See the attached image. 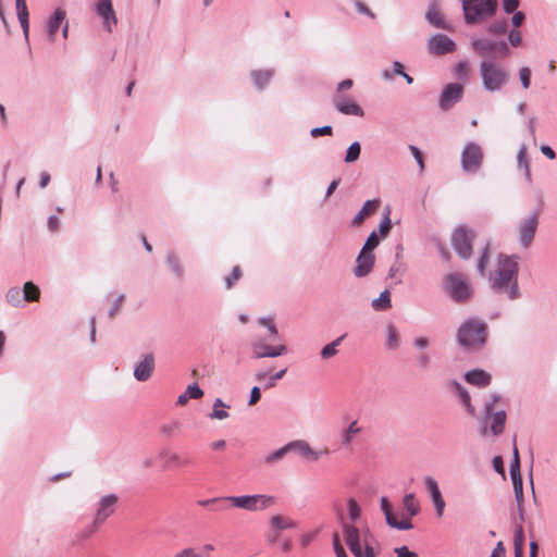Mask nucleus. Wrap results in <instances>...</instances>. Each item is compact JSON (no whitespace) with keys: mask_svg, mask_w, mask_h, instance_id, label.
<instances>
[{"mask_svg":"<svg viewBox=\"0 0 557 557\" xmlns=\"http://www.w3.org/2000/svg\"><path fill=\"white\" fill-rule=\"evenodd\" d=\"M380 199H369L366 200L361 207V209L357 212V214L352 218L350 224L354 227H359L368 216H370L380 206Z\"/></svg>","mask_w":557,"mask_h":557,"instance_id":"obj_25","label":"nucleus"},{"mask_svg":"<svg viewBox=\"0 0 557 557\" xmlns=\"http://www.w3.org/2000/svg\"><path fill=\"white\" fill-rule=\"evenodd\" d=\"M491 290L494 295L499 296L508 301H517L522 298V290L519 285V280L504 284Z\"/></svg>","mask_w":557,"mask_h":557,"instance_id":"obj_23","label":"nucleus"},{"mask_svg":"<svg viewBox=\"0 0 557 557\" xmlns=\"http://www.w3.org/2000/svg\"><path fill=\"white\" fill-rule=\"evenodd\" d=\"M455 74L461 81L467 79L469 74L468 62L465 60L458 61L455 65Z\"/></svg>","mask_w":557,"mask_h":557,"instance_id":"obj_51","label":"nucleus"},{"mask_svg":"<svg viewBox=\"0 0 557 557\" xmlns=\"http://www.w3.org/2000/svg\"><path fill=\"white\" fill-rule=\"evenodd\" d=\"M371 306L376 311H385L392 307L391 292L386 288L372 300Z\"/></svg>","mask_w":557,"mask_h":557,"instance_id":"obj_36","label":"nucleus"},{"mask_svg":"<svg viewBox=\"0 0 557 557\" xmlns=\"http://www.w3.org/2000/svg\"><path fill=\"white\" fill-rule=\"evenodd\" d=\"M517 163L520 170H523L524 177L528 182H531V170H530V160L527 156V146L524 144L521 145L518 154H517Z\"/></svg>","mask_w":557,"mask_h":557,"instance_id":"obj_33","label":"nucleus"},{"mask_svg":"<svg viewBox=\"0 0 557 557\" xmlns=\"http://www.w3.org/2000/svg\"><path fill=\"white\" fill-rule=\"evenodd\" d=\"M539 210L522 218L518 225V242L523 249H528L535 237L539 227Z\"/></svg>","mask_w":557,"mask_h":557,"instance_id":"obj_14","label":"nucleus"},{"mask_svg":"<svg viewBox=\"0 0 557 557\" xmlns=\"http://www.w3.org/2000/svg\"><path fill=\"white\" fill-rule=\"evenodd\" d=\"M430 240L434 243L442 257L447 260L449 258V252L443 240L436 236L431 237Z\"/></svg>","mask_w":557,"mask_h":557,"instance_id":"obj_62","label":"nucleus"},{"mask_svg":"<svg viewBox=\"0 0 557 557\" xmlns=\"http://www.w3.org/2000/svg\"><path fill=\"white\" fill-rule=\"evenodd\" d=\"M508 26H509V24H508L507 18L502 17V18L492 21L487 25L486 32L493 36H500V35L507 34Z\"/></svg>","mask_w":557,"mask_h":557,"instance_id":"obj_35","label":"nucleus"},{"mask_svg":"<svg viewBox=\"0 0 557 557\" xmlns=\"http://www.w3.org/2000/svg\"><path fill=\"white\" fill-rule=\"evenodd\" d=\"M332 103L334 108L344 115L364 116V110L352 98L346 95H333Z\"/></svg>","mask_w":557,"mask_h":557,"instance_id":"obj_17","label":"nucleus"},{"mask_svg":"<svg viewBox=\"0 0 557 557\" xmlns=\"http://www.w3.org/2000/svg\"><path fill=\"white\" fill-rule=\"evenodd\" d=\"M173 557H203L201 554L197 553L195 548L186 547L181 552L176 553Z\"/></svg>","mask_w":557,"mask_h":557,"instance_id":"obj_64","label":"nucleus"},{"mask_svg":"<svg viewBox=\"0 0 557 557\" xmlns=\"http://www.w3.org/2000/svg\"><path fill=\"white\" fill-rule=\"evenodd\" d=\"M448 387L459 397L461 405L465 407L466 412L471 416H476V410L471 401L470 393L467 388L457 380H451Z\"/></svg>","mask_w":557,"mask_h":557,"instance_id":"obj_21","label":"nucleus"},{"mask_svg":"<svg viewBox=\"0 0 557 557\" xmlns=\"http://www.w3.org/2000/svg\"><path fill=\"white\" fill-rule=\"evenodd\" d=\"M456 42L445 34H435L428 39V49L434 55H444L456 50Z\"/></svg>","mask_w":557,"mask_h":557,"instance_id":"obj_18","label":"nucleus"},{"mask_svg":"<svg viewBox=\"0 0 557 557\" xmlns=\"http://www.w3.org/2000/svg\"><path fill=\"white\" fill-rule=\"evenodd\" d=\"M503 10L506 14L518 11L520 0H502Z\"/></svg>","mask_w":557,"mask_h":557,"instance_id":"obj_60","label":"nucleus"},{"mask_svg":"<svg viewBox=\"0 0 557 557\" xmlns=\"http://www.w3.org/2000/svg\"><path fill=\"white\" fill-rule=\"evenodd\" d=\"M399 345V334L393 324L386 326V346L388 349H395Z\"/></svg>","mask_w":557,"mask_h":557,"instance_id":"obj_41","label":"nucleus"},{"mask_svg":"<svg viewBox=\"0 0 557 557\" xmlns=\"http://www.w3.org/2000/svg\"><path fill=\"white\" fill-rule=\"evenodd\" d=\"M394 550L397 557H419L417 553L410 550L406 545L396 547Z\"/></svg>","mask_w":557,"mask_h":557,"instance_id":"obj_63","label":"nucleus"},{"mask_svg":"<svg viewBox=\"0 0 557 557\" xmlns=\"http://www.w3.org/2000/svg\"><path fill=\"white\" fill-rule=\"evenodd\" d=\"M277 537H278V516H273L271 518V528L267 535V539L270 544H275Z\"/></svg>","mask_w":557,"mask_h":557,"instance_id":"obj_49","label":"nucleus"},{"mask_svg":"<svg viewBox=\"0 0 557 557\" xmlns=\"http://www.w3.org/2000/svg\"><path fill=\"white\" fill-rule=\"evenodd\" d=\"M425 20L428 21L429 24L436 28L450 30V25L444 20V17L437 11L435 3L429 4L428 10L425 12Z\"/></svg>","mask_w":557,"mask_h":557,"instance_id":"obj_27","label":"nucleus"},{"mask_svg":"<svg viewBox=\"0 0 557 557\" xmlns=\"http://www.w3.org/2000/svg\"><path fill=\"white\" fill-rule=\"evenodd\" d=\"M519 78L523 89H529L531 85V69L529 66H522L519 70Z\"/></svg>","mask_w":557,"mask_h":557,"instance_id":"obj_54","label":"nucleus"},{"mask_svg":"<svg viewBox=\"0 0 557 557\" xmlns=\"http://www.w3.org/2000/svg\"><path fill=\"white\" fill-rule=\"evenodd\" d=\"M224 500L230 503L232 507L245 509L248 511L265 510L276 504L275 496L265 494L227 496L224 497Z\"/></svg>","mask_w":557,"mask_h":557,"instance_id":"obj_10","label":"nucleus"},{"mask_svg":"<svg viewBox=\"0 0 557 557\" xmlns=\"http://www.w3.org/2000/svg\"><path fill=\"white\" fill-rule=\"evenodd\" d=\"M344 541L355 557H376L373 544L375 539L369 528L360 530L356 525L345 522L343 515L338 517Z\"/></svg>","mask_w":557,"mask_h":557,"instance_id":"obj_2","label":"nucleus"},{"mask_svg":"<svg viewBox=\"0 0 557 557\" xmlns=\"http://www.w3.org/2000/svg\"><path fill=\"white\" fill-rule=\"evenodd\" d=\"M512 486H513L515 499L517 502V507H521V505H523V500H524L522 479L521 480H517V479L512 480Z\"/></svg>","mask_w":557,"mask_h":557,"instance_id":"obj_47","label":"nucleus"},{"mask_svg":"<svg viewBox=\"0 0 557 557\" xmlns=\"http://www.w3.org/2000/svg\"><path fill=\"white\" fill-rule=\"evenodd\" d=\"M444 292L456 304H466L473 297V288L462 273H450L444 277Z\"/></svg>","mask_w":557,"mask_h":557,"instance_id":"obj_8","label":"nucleus"},{"mask_svg":"<svg viewBox=\"0 0 557 557\" xmlns=\"http://www.w3.org/2000/svg\"><path fill=\"white\" fill-rule=\"evenodd\" d=\"M310 135L313 138H318L320 136H332L333 135V127L331 125H323L320 127H313L310 131Z\"/></svg>","mask_w":557,"mask_h":557,"instance_id":"obj_56","label":"nucleus"},{"mask_svg":"<svg viewBox=\"0 0 557 557\" xmlns=\"http://www.w3.org/2000/svg\"><path fill=\"white\" fill-rule=\"evenodd\" d=\"M259 323L265 330L252 343L253 356L256 358L278 356V349L275 346L277 331L274 319H260Z\"/></svg>","mask_w":557,"mask_h":557,"instance_id":"obj_7","label":"nucleus"},{"mask_svg":"<svg viewBox=\"0 0 557 557\" xmlns=\"http://www.w3.org/2000/svg\"><path fill=\"white\" fill-rule=\"evenodd\" d=\"M252 77L257 86L263 87L272 79L273 73L256 72L252 74Z\"/></svg>","mask_w":557,"mask_h":557,"instance_id":"obj_53","label":"nucleus"},{"mask_svg":"<svg viewBox=\"0 0 557 557\" xmlns=\"http://www.w3.org/2000/svg\"><path fill=\"white\" fill-rule=\"evenodd\" d=\"M465 95V87L460 83L446 84L438 97V108L441 111L446 112L451 110Z\"/></svg>","mask_w":557,"mask_h":557,"instance_id":"obj_15","label":"nucleus"},{"mask_svg":"<svg viewBox=\"0 0 557 557\" xmlns=\"http://www.w3.org/2000/svg\"><path fill=\"white\" fill-rule=\"evenodd\" d=\"M520 259V256L516 253H499L497 257L495 270L488 280L490 289L519 280Z\"/></svg>","mask_w":557,"mask_h":557,"instance_id":"obj_6","label":"nucleus"},{"mask_svg":"<svg viewBox=\"0 0 557 557\" xmlns=\"http://www.w3.org/2000/svg\"><path fill=\"white\" fill-rule=\"evenodd\" d=\"M347 336V334H343L332 341L331 343L323 346L320 350V357L323 360H327L334 357L337 354V347L342 344L343 339Z\"/></svg>","mask_w":557,"mask_h":557,"instance_id":"obj_34","label":"nucleus"},{"mask_svg":"<svg viewBox=\"0 0 557 557\" xmlns=\"http://www.w3.org/2000/svg\"><path fill=\"white\" fill-rule=\"evenodd\" d=\"M360 432V428L357 425V421H352L347 429L341 434L342 445L349 446L352 437Z\"/></svg>","mask_w":557,"mask_h":557,"instance_id":"obj_40","label":"nucleus"},{"mask_svg":"<svg viewBox=\"0 0 557 557\" xmlns=\"http://www.w3.org/2000/svg\"><path fill=\"white\" fill-rule=\"evenodd\" d=\"M408 148L419 166L420 173H423L425 169V163L422 151L414 145H409Z\"/></svg>","mask_w":557,"mask_h":557,"instance_id":"obj_48","label":"nucleus"},{"mask_svg":"<svg viewBox=\"0 0 557 557\" xmlns=\"http://www.w3.org/2000/svg\"><path fill=\"white\" fill-rule=\"evenodd\" d=\"M483 159L484 153L482 147L474 141H468L460 154L462 171L468 174L478 172L483 164Z\"/></svg>","mask_w":557,"mask_h":557,"instance_id":"obj_12","label":"nucleus"},{"mask_svg":"<svg viewBox=\"0 0 557 557\" xmlns=\"http://www.w3.org/2000/svg\"><path fill=\"white\" fill-rule=\"evenodd\" d=\"M224 407H226V406L220 398L215 399L214 405H213V411L210 414V418L218 419V420L226 419L228 417V413H227V411L222 409Z\"/></svg>","mask_w":557,"mask_h":557,"instance_id":"obj_44","label":"nucleus"},{"mask_svg":"<svg viewBox=\"0 0 557 557\" xmlns=\"http://www.w3.org/2000/svg\"><path fill=\"white\" fill-rule=\"evenodd\" d=\"M506 42H508V47L510 48L511 47H519L522 42V36H521V33L515 28L512 29H509L507 32V40Z\"/></svg>","mask_w":557,"mask_h":557,"instance_id":"obj_50","label":"nucleus"},{"mask_svg":"<svg viewBox=\"0 0 557 557\" xmlns=\"http://www.w3.org/2000/svg\"><path fill=\"white\" fill-rule=\"evenodd\" d=\"M354 86V81L351 78H346L339 82L336 86V90L333 95H345L346 90H349Z\"/></svg>","mask_w":557,"mask_h":557,"instance_id":"obj_61","label":"nucleus"},{"mask_svg":"<svg viewBox=\"0 0 557 557\" xmlns=\"http://www.w3.org/2000/svg\"><path fill=\"white\" fill-rule=\"evenodd\" d=\"M375 263V255L360 250L356 258V265L352 269V273L356 277L361 278L369 275Z\"/></svg>","mask_w":557,"mask_h":557,"instance_id":"obj_20","label":"nucleus"},{"mask_svg":"<svg viewBox=\"0 0 557 557\" xmlns=\"http://www.w3.org/2000/svg\"><path fill=\"white\" fill-rule=\"evenodd\" d=\"M474 237L475 233L467 225H459L454 230L451 234V246L461 259L468 260L471 258Z\"/></svg>","mask_w":557,"mask_h":557,"instance_id":"obj_11","label":"nucleus"},{"mask_svg":"<svg viewBox=\"0 0 557 557\" xmlns=\"http://www.w3.org/2000/svg\"><path fill=\"white\" fill-rule=\"evenodd\" d=\"M479 72L483 89L491 94L499 92L510 78L508 70L493 60H482Z\"/></svg>","mask_w":557,"mask_h":557,"instance_id":"obj_5","label":"nucleus"},{"mask_svg":"<svg viewBox=\"0 0 557 557\" xmlns=\"http://www.w3.org/2000/svg\"><path fill=\"white\" fill-rule=\"evenodd\" d=\"M243 276V271L240 269L239 265H235L232 270V273L231 275L228 276H225L224 281H225V287L227 289H231L237 281H239V278Z\"/></svg>","mask_w":557,"mask_h":557,"instance_id":"obj_45","label":"nucleus"},{"mask_svg":"<svg viewBox=\"0 0 557 557\" xmlns=\"http://www.w3.org/2000/svg\"><path fill=\"white\" fill-rule=\"evenodd\" d=\"M383 237L379 235L376 230H373L367 237L360 250L374 253V249L380 245Z\"/></svg>","mask_w":557,"mask_h":557,"instance_id":"obj_38","label":"nucleus"},{"mask_svg":"<svg viewBox=\"0 0 557 557\" xmlns=\"http://www.w3.org/2000/svg\"><path fill=\"white\" fill-rule=\"evenodd\" d=\"M389 214H391V211L388 208H386V211L383 214L382 220L379 224L377 233L383 238H385L388 235V233L391 232V228H392V220H391Z\"/></svg>","mask_w":557,"mask_h":557,"instance_id":"obj_42","label":"nucleus"},{"mask_svg":"<svg viewBox=\"0 0 557 557\" xmlns=\"http://www.w3.org/2000/svg\"><path fill=\"white\" fill-rule=\"evenodd\" d=\"M332 545L336 557H349L341 543L338 533H333Z\"/></svg>","mask_w":557,"mask_h":557,"instance_id":"obj_52","label":"nucleus"},{"mask_svg":"<svg viewBox=\"0 0 557 557\" xmlns=\"http://www.w3.org/2000/svg\"><path fill=\"white\" fill-rule=\"evenodd\" d=\"M288 453L297 454L304 461H318L323 455H329L327 449L315 450L305 440H295L281 447V458Z\"/></svg>","mask_w":557,"mask_h":557,"instance_id":"obj_13","label":"nucleus"},{"mask_svg":"<svg viewBox=\"0 0 557 557\" xmlns=\"http://www.w3.org/2000/svg\"><path fill=\"white\" fill-rule=\"evenodd\" d=\"M258 380L263 383V388H272L276 385V381L278 380V373L267 375V374H260L258 376Z\"/></svg>","mask_w":557,"mask_h":557,"instance_id":"obj_55","label":"nucleus"},{"mask_svg":"<svg viewBox=\"0 0 557 557\" xmlns=\"http://www.w3.org/2000/svg\"><path fill=\"white\" fill-rule=\"evenodd\" d=\"M513 553L515 557H524V531L521 524L513 530Z\"/></svg>","mask_w":557,"mask_h":557,"instance_id":"obj_31","label":"nucleus"},{"mask_svg":"<svg viewBox=\"0 0 557 557\" xmlns=\"http://www.w3.org/2000/svg\"><path fill=\"white\" fill-rule=\"evenodd\" d=\"M116 504L117 496L114 494L106 495L99 500L92 523L95 530L101 525L111 515H113L116 508Z\"/></svg>","mask_w":557,"mask_h":557,"instance_id":"obj_16","label":"nucleus"},{"mask_svg":"<svg viewBox=\"0 0 557 557\" xmlns=\"http://www.w3.org/2000/svg\"><path fill=\"white\" fill-rule=\"evenodd\" d=\"M203 396L202 389L197 384L188 385L186 391L177 397L176 404L185 406L189 399H199Z\"/></svg>","mask_w":557,"mask_h":557,"instance_id":"obj_30","label":"nucleus"},{"mask_svg":"<svg viewBox=\"0 0 557 557\" xmlns=\"http://www.w3.org/2000/svg\"><path fill=\"white\" fill-rule=\"evenodd\" d=\"M403 506L406 516H404L401 520H398L388 497L382 496L380 498V508L384 515L386 524L392 529L408 531L413 529L410 518L419 515L420 505L416 499V495L413 493H408L403 497Z\"/></svg>","mask_w":557,"mask_h":557,"instance_id":"obj_3","label":"nucleus"},{"mask_svg":"<svg viewBox=\"0 0 557 557\" xmlns=\"http://www.w3.org/2000/svg\"><path fill=\"white\" fill-rule=\"evenodd\" d=\"M490 258V244L486 243L478 259V271L483 274Z\"/></svg>","mask_w":557,"mask_h":557,"instance_id":"obj_46","label":"nucleus"},{"mask_svg":"<svg viewBox=\"0 0 557 557\" xmlns=\"http://www.w3.org/2000/svg\"><path fill=\"white\" fill-rule=\"evenodd\" d=\"M17 17H18V21L21 23V26L23 28V33L25 35V37L28 36V30H29V23H28V10H23V11H18L17 12Z\"/></svg>","mask_w":557,"mask_h":557,"instance_id":"obj_59","label":"nucleus"},{"mask_svg":"<svg viewBox=\"0 0 557 557\" xmlns=\"http://www.w3.org/2000/svg\"><path fill=\"white\" fill-rule=\"evenodd\" d=\"M467 383L476 387H486L492 382V375L483 369H472L465 373Z\"/></svg>","mask_w":557,"mask_h":557,"instance_id":"obj_24","label":"nucleus"},{"mask_svg":"<svg viewBox=\"0 0 557 557\" xmlns=\"http://www.w3.org/2000/svg\"><path fill=\"white\" fill-rule=\"evenodd\" d=\"M164 458L166 459V462L169 465H175L178 467H183L188 465L187 460H183L177 454L175 453H162Z\"/></svg>","mask_w":557,"mask_h":557,"instance_id":"obj_57","label":"nucleus"},{"mask_svg":"<svg viewBox=\"0 0 557 557\" xmlns=\"http://www.w3.org/2000/svg\"><path fill=\"white\" fill-rule=\"evenodd\" d=\"M463 22L468 26L481 25L493 18L498 11V0H459Z\"/></svg>","mask_w":557,"mask_h":557,"instance_id":"obj_4","label":"nucleus"},{"mask_svg":"<svg viewBox=\"0 0 557 557\" xmlns=\"http://www.w3.org/2000/svg\"><path fill=\"white\" fill-rule=\"evenodd\" d=\"M361 145L359 141L351 143L346 149L344 162L347 164L356 162L360 158Z\"/></svg>","mask_w":557,"mask_h":557,"instance_id":"obj_37","label":"nucleus"},{"mask_svg":"<svg viewBox=\"0 0 557 557\" xmlns=\"http://www.w3.org/2000/svg\"><path fill=\"white\" fill-rule=\"evenodd\" d=\"M424 484L435 508V513L438 518H441L444 515L446 504L440 490L438 483L433 476H425Z\"/></svg>","mask_w":557,"mask_h":557,"instance_id":"obj_19","label":"nucleus"},{"mask_svg":"<svg viewBox=\"0 0 557 557\" xmlns=\"http://www.w3.org/2000/svg\"><path fill=\"white\" fill-rule=\"evenodd\" d=\"M516 441H517V437L516 435L513 436V448H512V459L510 461V465H509V473H510V476H511V481L517 479V480H521L522 476H521V472H520V457H519V451H518V448H517V445H516Z\"/></svg>","mask_w":557,"mask_h":557,"instance_id":"obj_32","label":"nucleus"},{"mask_svg":"<svg viewBox=\"0 0 557 557\" xmlns=\"http://www.w3.org/2000/svg\"><path fill=\"white\" fill-rule=\"evenodd\" d=\"M24 299L26 301H38L40 298V290L33 282H26L23 287Z\"/></svg>","mask_w":557,"mask_h":557,"instance_id":"obj_39","label":"nucleus"},{"mask_svg":"<svg viewBox=\"0 0 557 557\" xmlns=\"http://www.w3.org/2000/svg\"><path fill=\"white\" fill-rule=\"evenodd\" d=\"M488 336V324L478 317H470L465 319L458 326L456 342L463 350L476 352L486 346Z\"/></svg>","mask_w":557,"mask_h":557,"instance_id":"obj_1","label":"nucleus"},{"mask_svg":"<svg viewBox=\"0 0 557 557\" xmlns=\"http://www.w3.org/2000/svg\"><path fill=\"white\" fill-rule=\"evenodd\" d=\"M97 13L103 20V26L108 32H112V27L116 25L117 18L113 10L111 0H100L97 3Z\"/></svg>","mask_w":557,"mask_h":557,"instance_id":"obj_22","label":"nucleus"},{"mask_svg":"<svg viewBox=\"0 0 557 557\" xmlns=\"http://www.w3.org/2000/svg\"><path fill=\"white\" fill-rule=\"evenodd\" d=\"M354 4H355L356 10L360 14H363V15L370 17L371 20H374L376 17V15L371 11V9L361 0H355Z\"/></svg>","mask_w":557,"mask_h":557,"instance_id":"obj_58","label":"nucleus"},{"mask_svg":"<svg viewBox=\"0 0 557 557\" xmlns=\"http://www.w3.org/2000/svg\"><path fill=\"white\" fill-rule=\"evenodd\" d=\"M470 45L473 52L483 60H492V57L504 59L509 57L511 53L506 40L472 36L470 38Z\"/></svg>","mask_w":557,"mask_h":557,"instance_id":"obj_9","label":"nucleus"},{"mask_svg":"<svg viewBox=\"0 0 557 557\" xmlns=\"http://www.w3.org/2000/svg\"><path fill=\"white\" fill-rule=\"evenodd\" d=\"M154 370V358L151 354L146 355L144 359L137 363L134 370L136 380L144 382L147 381Z\"/></svg>","mask_w":557,"mask_h":557,"instance_id":"obj_26","label":"nucleus"},{"mask_svg":"<svg viewBox=\"0 0 557 557\" xmlns=\"http://www.w3.org/2000/svg\"><path fill=\"white\" fill-rule=\"evenodd\" d=\"M491 419V426L490 432L494 436H499L504 433L505 426H506V420H507V413L505 410H497L495 414L490 417Z\"/></svg>","mask_w":557,"mask_h":557,"instance_id":"obj_28","label":"nucleus"},{"mask_svg":"<svg viewBox=\"0 0 557 557\" xmlns=\"http://www.w3.org/2000/svg\"><path fill=\"white\" fill-rule=\"evenodd\" d=\"M65 11L57 9L53 16L48 22V37L50 41H54L55 35L65 20Z\"/></svg>","mask_w":557,"mask_h":557,"instance_id":"obj_29","label":"nucleus"},{"mask_svg":"<svg viewBox=\"0 0 557 557\" xmlns=\"http://www.w3.org/2000/svg\"><path fill=\"white\" fill-rule=\"evenodd\" d=\"M348 518L351 522H356L361 516V508L358 502L354 497H349L347 500Z\"/></svg>","mask_w":557,"mask_h":557,"instance_id":"obj_43","label":"nucleus"}]
</instances>
